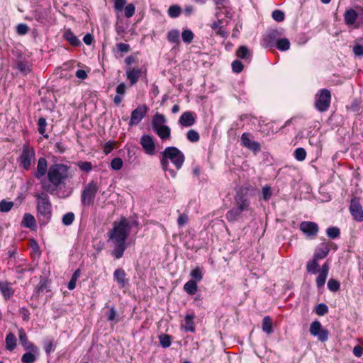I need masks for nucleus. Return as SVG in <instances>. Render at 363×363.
Instances as JSON below:
<instances>
[{
	"label": "nucleus",
	"instance_id": "obj_1",
	"mask_svg": "<svg viewBox=\"0 0 363 363\" xmlns=\"http://www.w3.org/2000/svg\"><path fill=\"white\" fill-rule=\"evenodd\" d=\"M69 167L62 163H55L51 164L48 171L47 177L50 184H42V189L53 194L56 188L65 184L69 177Z\"/></svg>",
	"mask_w": 363,
	"mask_h": 363
},
{
	"label": "nucleus",
	"instance_id": "obj_2",
	"mask_svg": "<svg viewBox=\"0 0 363 363\" xmlns=\"http://www.w3.org/2000/svg\"><path fill=\"white\" fill-rule=\"evenodd\" d=\"M185 160L184 155L177 147L170 146L166 147L162 152L160 164L162 169L167 172L172 178H175L177 172L169 168V160L175 166L177 169H180Z\"/></svg>",
	"mask_w": 363,
	"mask_h": 363
},
{
	"label": "nucleus",
	"instance_id": "obj_3",
	"mask_svg": "<svg viewBox=\"0 0 363 363\" xmlns=\"http://www.w3.org/2000/svg\"><path fill=\"white\" fill-rule=\"evenodd\" d=\"M37 206V217L40 225L48 224L52 217V204L48 195L45 192L35 194Z\"/></svg>",
	"mask_w": 363,
	"mask_h": 363
},
{
	"label": "nucleus",
	"instance_id": "obj_4",
	"mask_svg": "<svg viewBox=\"0 0 363 363\" xmlns=\"http://www.w3.org/2000/svg\"><path fill=\"white\" fill-rule=\"evenodd\" d=\"M130 229L129 220L125 217H121L119 221L113 223V228L109 233V239L113 242H125Z\"/></svg>",
	"mask_w": 363,
	"mask_h": 363
},
{
	"label": "nucleus",
	"instance_id": "obj_5",
	"mask_svg": "<svg viewBox=\"0 0 363 363\" xmlns=\"http://www.w3.org/2000/svg\"><path fill=\"white\" fill-rule=\"evenodd\" d=\"M35 159V151L33 146L28 143L23 145L22 151L18 158L19 166L25 170H29L34 164Z\"/></svg>",
	"mask_w": 363,
	"mask_h": 363
},
{
	"label": "nucleus",
	"instance_id": "obj_6",
	"mask_svg": "<svg viewBox=\"0 0 363 363\" xmlns=\"http://www.w3.org/2000/svg\"><path fill=\"white\" fill-rule=\"evenodd\" d=\"M99 191V186L95 181L89 182L82 192L81 201L84 206L94 204L95 196Z\"/></svg>",
	"mask_w": 363,
	"mask_h": 363
},
{
	"label": "nucleus",
	"instance_id": "obj_7",
	"mask_svg": "<svg viewBox=\"0 0 363 363\" xmlns=\"http://www.w3.org/2000/svg\"><path fill=\"white\" fill-rule=\"evenodd\" d=\"M330 91L326 89H320L319 93L316 94L315 108L320 112L326 111L330 105Z\"/></svg>",
	"mask_w": 363,
	"mask_h": 363
},
{
	"label": "nucleus",
	"instance_id": "obj_8",
	"mask_svg": "<svg viewBox=\"0 0 363 363\" xmlns=\"http://www.w3.org/2000/svg\"><path fill=\"white\" fill-rule=\"evenodd\" d=\"M310 333L318 338L322 342H325L328 340L329 331L326 328H323L320 321L315 320L310 325Z\"/></svg>",
	"mask_w": 363,
	"mask_h": 363
},
{
	"label": "nucleus",
	"instance_id": "obj_9",
	"mask_svg": "<svg viewBox=\"0 0 363 363\" xmlns=\"http://www.w3.org/2000/svg\"><path fill=\"white\" fill-rule=\"evenodd\" d=\"M299 229L306 237L311 239L316 238L319 231L318 225L313 221H302Z\"/></svg>",
	"mask_w": 363,
	"mask_h": 363
},
{
	"label": "nucleus",
	"instance_id": "obj_10",
	"mask_svg": "<svg viewBox=\"0 0 363 363\" xmlns=\"http://www.w3.org/2000/svg\"><path fill=\"white\" fill-rule=\"evenodd\" d=\"M148 111V107L145 104L138 106L134 109L130 116L129 125L133 126L139 124Z\"/></svg>",
	"mask_w": 363,
	"mask_h": 363
},
{
	"label": "nucleus",
	"instance_id": "obj_11",
	"mask_svg": "<svg viewBox=\"0 0 363 363\" xmlns=\"http://www.w3.org/2000/svg\"><path fill=\"white\" fill-rule=\"evenodd\" d=\"M350 212L354 220L357 222L363 221V208L358 198L354 197L352 199Z\"/></svg>",
	"mask_w": 363,
	"mask_h": 363
},
{
	"label": "nucleus",
	"instance_id": "obj_12",
	"mask_svg": "<svg viewBox=\"0 0 363 363\" xmlns=\"http://www.w3.org/2000/svg\"><path fill=\"white\" fill-rule=\"evenodd\" d=\"M235 206L242 212L250 209V200L249 195L242 192H238L235 196Z\"/></svg>",
	"mask_w": 363,
	"mask_h": 363
},
{
	"label": "nucleus",
	"instance_id": "obj_13",
	"mask_svg": "<svg viewBox=\"0 0 363 363\" xmlns=\"http://www.w3.org/2000/svg\"><path fill=\"white\" fill-rule=\"evenodd\" d=\"M250 136V134L248 133H242L240 138L241 144L242 146L256 154L261 150V145L259 143L252 140Z\"/></svg>",
	"mask_w": 363,
	"mask_h": 363
},
{
	"label": "nucleus",
	"instance_id": "obj_14",
	"mask_svg": "<svg viewBox=\"0 0 363 363\" xmlns=\"http://www.w3.org/2000/svg\"><path fill=\"white\" fill-rule=\"evenodd\" d=\"M282 33L278 30H269L262 39V45L265 48H272L277 45V42Z\"/></svg>",
	"mask_w": 363,
	"mask_h": 363
},
{
	"label": "nucleus",
	"instance_id": "obj_15",
	"mask_svg": "<svg viewBox=\"0 0 363 363\" xmlns=\"http://www.w3.org/2000/svg\"><path fill=\"white\" fill-rule=\"evenodd\" d=\"M140 145L145 152L150 155L155 154V145L152 136L147 134L143 135L140 138Z\"/></svg>",
	"mask_w": 363,
	"mask_h": 363
},
{
	"label": "nucleus",
	"instance_id": "obj_16",
	"mask_svg": "<svg viewBox=\"0 0 363 363\" xmlns=\"http://www.w3.org/2000/svg\"><path fill=\"white\" fill-rule=\"evenodd\" d=\"M196 118L195 113L185 111L180 116L179 123L183 127H190L196 123Z\"/></svg>",
	"mask_w": 363,
	"mask_h": 363
},
{
	"label": "nucleus",
	"instance_id": "obj_17",
	"mask_svg": "<svg viewBox=\"0 0 363 363\" xmlns=\"http://www.w3.org/2000/svg\"><path fill=\"white\" fill-rule=\"evenodd\" d=\"M19 342L25 350H34L38 348L33 342H30L26 333L23 328L18 330Z\"/></svg>",
	"mask_w": 363,
	"mask_h": 363
},
{
	"label": "nucleus",
	"instance_id": "obj_18",
	"mask_svg": "<svg viewBox=\"0 0 363 363\" xmlns=\"http://www.w3.org/2000/svg\"><path fill=\"white\" fill-rule=\"evenodd\" d=\"M329 252V244L326 242H323L315 249L313 257L318 259H323L328 256Z\"/></svg>",
	"mask_w": 363,
	"mask_h": 363
},
{
	"label": "nucleus",
	"instance_id": "obj_19",
	"mask_svg": "<svg viewBox=\"0 0 363 363\" xmlns=\"http://www.w3.org/2000/svg\"><path fill=\"white\" fill-rule=\"evenodd\" d=\"M14 291L10 282L0 281V292L6 300L10 299L13 296Z\"/></svg>",
	"mask_w": 363,
	"mask_h": 363
},
{
	"label": "nucleus",
	"instance_id": "obj_20",
	"mask_svg": "<svg viewBox=\"0 0 363 363\" xmlns=\"http://www.w3.org/2000/svg\"><path fill=\"white\" fill-rule=\"evenodd\" d=\"M48 162L45 157H40L38 161L37 170L35 177L40 179L41 177L48 174Z\"/></svg>",
	"mask_w": 363,
	"mask_h": 363
},
{
	"label": "nucleus",
	"instance_id": "obj_21",
	"mask_svg": "<svg viewBox=\"0 0 363 363\" xmlns=\"http://www.w3.org/2000/svg\"><path fill=\"white\" fill-rule=\"evenodd\" d=\"M141 69L128 67L126 69V77L130 82V86L135 85L141 76Z\"/></svg>",
	"mask_w": 363,
	"mask_h": 363
},
{
	"label": "nucleus",
	"instance_id": "obj_22",
	"mask_svg": "<svg viewBox=\"0 0 363 363\" xmlns=\"http://www.w3.org/2000/svg\"><path fill=\"white\" fill-rule=\"evenodd\" d=\"M113 277L121 287H124L128 283V279H126V273L121 268L114 271Z\"/></svg>",
	"mask_w": 363,
	"mask_h": 363
},
{
	"label": "nucleus",
	"instance_id": "obj_23",
	"mask_svg": "<svg viewBox=\"0 0 363 363\" xmlns=\"http://www.w3.org/2000/svg\"><path fill=\"white\" fill-rule=\"evenodd\" d=\"M27 352L24 353L21 357V362L22 363H34L39 355V350L38 348H35V351L34 350H26Z\"/></svg>",
	"mask_w": 363,
	"mask_h": 363
},
{
	"label": "nucleus",
	"instance_id": "obj_24",
	"mask_svg": "<svg viewBox=\"0 0 363 363\" xmlns=\"http://www.w3.org/2000/svg\"><path fill=\"white\" fill-rule=\"evenodd\" d=\"M153 131L162 140H169L171 138V130L167 125H161L152 128Z\"/></svg>",
	"mask_w": 363,
	"mask_h": 363
},
{
	"label": "nucleus",
	"instance_id": "obj_25",
	"mask_svg": "<svg viewBox=\"0 0 363 363\" xmlns=\"http://www.w3.org/2000/svg\"><path fill=\"white\" fill-rule=\"evenodd\" d=\"M64 38L69 42V43L74 46L78 47L81 45L80 40L74 34V33L71 30V29H67L65 31L63 34Z\"/></svg>",
	"mask_w": 363,
	"mask_h": 363
},
{
	"label": "nucleus",
	"instance_id": "obj_26",
	"mask_svg": "<svg viewBox=\"0 0 363 363\" xmlns=\"http://www.w3.org/2000/svg\"><path fill=\"white\" fill-rule=\"evenodd\" d=\"M115 247L112 252V255L116 258L120 259L123 257L125 250V242H113Z\"/></svg>",
	"mask_w": 363,
	"mask_h": 363
},
{
	"label": "nucleus",
	"instance_id": "obj_27",
	"mask_svg": "<svg viewBox=\"0 0 363 363\" xmlns=\"http://www.w3.org/2000/svg\"><path fill=\"white\" fill-rule=\"evenodd\" d=\"M242 213L241 210L235 206L227 212L225 217L229 222H235L240 218Z\"/></svg>",
	"mask_w": 363,
	"mask_h": 363
},
{
	"label": "nucleus",
	"instance_id": "obj_28",
	"mask_svg": "<svg viewBox=\"0 0 363 363\" xmlns=\"http://www.w3.org/2000/svg\"><path fill=\"white\" fill-rule=\"evenodd\" d=\"M184 290L189 295H194L198 291L197 282L193 279L188 281L184 285Z\"/></svg>",
	"mask_w": 363,
	"mask_h": 363
},
{
	"label": "nucleus",
	"instance_id": "obj_29",
	"mask_svg": "<svg viewBox=\"0 0 363 363\" xmlns=\"http://www.w3.org/2000/svg\"><path fill=\"white\" fill-rule=\"evenodd\" d=\"M344 18L347 25H352L357 20V13L354 9H350L345 11Z\"/></svg>",
	"mask_w": 363,
	"mask_h": 363
},
{
	"label": "nucleus",
	"instance_id": "obj_30",
	"mask_svg": "<svg viewBox=\"0 0 363 363\" xmlns=\"http://www.w3.org/2000/svg\"><path fill=\"white\" fill-rule=\"evenodd\" d=\"M16 347V338L14 334L9 333L6 337V348L9 351H13Z\"/></svg>",
	"mask_w": 363,
	"mask_h": 363
},
{
	"label": "nucleus",
	"instance_id": "obj_31",
	"mask_svg": "<svg viewBox=\"0 0 363 363\" xmlns=\"http://www.w3.org/2000/svg\"><path fill=\"white\" fill-rule=\"evenodd\" d=\"M194 315L187 314L185 316V325L184 326L185 331L195 332V326L194 323Z\"/></svg>",
	"mask_w": 363,
	"mask_h": 363
},
{
	"label": "nucleus",
	"instance_id": "obj_32",
	"mask_svg": "<svg viewBox=\"0 0 363 363\" xmlns=\"http://www.w3.org/2000/svg\"><path fill=\"white\" fill-rule=\"evenodd\" d=\"M236 56L242 60H249L251 57V52L246 46H240L236 51Z\"/></svg>",
	"mask_w": 363,
	"mask_h": 363
},
{
	"label": "nucleus",
	"instance_id": "obj_33",
	"mask_svg": "<svg viewBox=\"0 0 363 363\" xmlns=\"http://www.w3.org/2000/svg\"><path fill=\"white\" fill-rule=\"evenodd\" d=\"M262 330L269 335L273 333L272 319L269 316H265L262 320Z\"/></svg>",
	"mask_w": 363,
	"mask_h": 363
},
{
	"label": "nucleus",
	"instance_id": "obj_34",
	"mask_svg": "<svg viewBox=\"0 0 363 363\" xmlns=\"http://www.w3.org/2000/svg\"><path fill=\"white\" fill-rule=\"evenodd\" d=\"M166 122V118L163 114L157 113L152 118V128L164 125L163 124Z\"/></svg>",
	"mask_w": 363,
	"mask_h": 363
},
{
	"label": "nucleus",
	"instance_id": "obj_35",
	"mask_svg": "<svg viewBox=\"0 0 363 363\" xmlns=\"http://www.w3.org/2000/svg\"><path fill=\"white\" fill-rule=\"evenodd\" d=\"M22 224L26 228H32L35 225V219L30 213H25Z\"/></svg>",
	"mask_w": 363,
	"mask_h": 363
},
{
	"label": "nucleus",
	"instance_id": "obj_36",
	"mask_svg": "<svg viewBox=\"0 0 363 363\" xmlns=\"http://www.w3.org/2000/svg\"><path fill=\"white\" fill-rule=\"evenodd\" d=\"M167 40L171 43H179V31L176 29L171 30L167 35Z\"/></svg>",
	"mask_w": 363,
	"mask_h": 363
},
{
	"label": "nucleus",
	"instance_id": "obj_37",
	"mask_svg": "<svg viewBox=\"0 0 363 363\" xmlns=\"http://www.w3.org/2000/svg\"><path fill=\"white\" fill-rule=\"evenodd\" d=\"M16 67L19 72L23 75H26L30 72V66L28 62L26 61L19 60L16 62Z\"/></svg>",
	"mask_w": 363,
	"mask_h": 363
},
{
	"label": "nucleus",
	"instance_id": "obj_38",
	"mask_svg": "<svg viewBox=\"0 0 363 363\" xmlns=\"http://www.w3.org/2000/svg\"><path fill=\"white\" fill-rule=\"evenodd\" d=\"M221 24L222 21L218 20V21L212 23L211 28L214 30L216 35L224 38L227 36V33L223 30Z\"/></svg>",
	"mask_w": 363,
	"mask_h": 363
},
{
	"label": "nucleus",
	"instance_id": "obj_39",
	"mask_svg": "<svg viewBox=\"0 0 363 363\" xmlns=\"http://www.w3.org/2000/svg\"><path fill=\"white\" fill-rule=\"evenodd\" d=\"M47 126L46 119L44 117H40L38 121V130L43 138L48 139L49 135L45 133V128Z\"/></svg>",
	"mask_w": 363,
	"mask_h": 363
},
{
	"label": "nucleus",
	"instance_id": "obj_40",
	"mask_svg": "<svg viewBox=\"0 0 363 363\" xmlns=\"http://www.w3.org/2000/svg\"><path fill=\"white\" fill-rule=\"evenodd\" d=\"M319 259H315L314 257L312 260L309 261L306 264V269L308 273L316 274L318 272Z\"/></svg>",
	"mask_w": 363,
	"mask_h": 363
},
{
	"label": "nucleus",
	"instance_id": "obj_41",
	"mask_svg": "<svg viewBox=\"0 0 363 363\" xmlns=\"http://www.w3.org/2000/svg\"><path fill=\"white\" fill-rule=\"evenodd\" d=\"M277 48L281 51H286L290 48V42L287 38H280L277 42Z\"/></svg>",
	"mask_w": 363,
	"mask_h": 363
},
{
	"label": "nucleus",
	"instance_id": "obj_42",
	"mask_svg": "<svg viewBox=\"0 0 363 363\" xmlns=\"http://www.w3.org/2000/svg\"><path fill=\"white\" fill-rule=\"evenodd\" d=\"M107 320L116 323L119 321L118 313L116 312L114 307H111L108 313H106Z\"/></svg>",
	"mask_w": 363,
	"mask_h": 363
},
{
	"label": "nucleus",
	"instance_id": "obj_43",
	"mask_svg": "<svg viewBox=\"0 0 363 363\" xmlns=\"http://www.w3.org/2000/svg\"><path fill=\"white\" fill-rule=\"evenodd\" d=\"M182 12V9L178 5H172L169 6L168 9V15L171 18H177L180 16Z\"/></svg>",
	"mask_w": 363,
	"mask_h": 363
},
{
	"label": "nucleus",
	"instance_id": "obj_44",
	"mask_svg": "<svg viewBox=\"0 0 363 363\" xmlns=\"http://www.w3.org/2000/svg\"><path fill=\"white\" fill-rule=\"evenodd\" d=\"M160 345L164 348H167L171 345L172 338L171 336L167 334H162L159 336Z\"/></svg>",
	"mask_w": 363,
	"mask_h": 363
},
{
	"label": "nucleus",
	"instance_id": "obj_45",
	"mask_svg": "<svg viewBox=\"0 0 363 363\" xmlns=\"http://www.w3.org/2000/svg\"><path fill=\"white\" fill-rule=\"evenodd\" d=\"M326 234L328 238L335 239L340 237V230L337 227H329L326 230Z\"/></svg>",
	"mask_w": 363,
	"mask_h": 363
},
{
	"label": "nucleus",
	"instance_id": "obj_46",
	"mask_svg": "<svg viewBox=\"0 0 363 363\" xmlns=\"http://www.w3.org/2000/svg\"><path fill=\"white\" fill-rule=\"evenodd\" d=\"M194 35L191 30L186 29L182 31V40L187 44H189L192 42L194 39Z\"/></svg>",
	"mask_w": 363,
	"mask_h": 363
},
{
	"label": "nucleus",
	"instance_id": "obj_47",
	"mask_svg": "<svg viewBox=\"0 0 363 363\" xmlns=\"http://www.w3.org/2000/svg\"><path fill=\"white\" fill-rule=\"evenodd\" d=\"M190 276L191 277L193 280L197 281H200L203 279L202 271L200 267H197L191 270L190 273Z\"/></svg>",
	"mask_w": 363,
	"mask_h": 363
},
{
	"label": "nucleus",
	"instance_id": "obj_48",
	"mask_svg": "<svg viewBox=\"0 0 363 363\" xmlns=\"http://www.w3.org/2000/svg\"><path fill=\"white\" fill-rule=\"evenodd\" d=\"M186 138L190 142L196 143L199 140L200 135L196 130L191 129L187 132Z\"/></svg>",
	"mask_w": 363,
	"mask_h": 363
},
{
	"label": "nucleus",
	"instance_id": "obj_49",
	"mask_svg": "<svg viewBox=\"0 0 363 363\" xmlns=\"http://www.w3.org/2000/svg\"><path fill=\"white\" fill-rule=\"evenodd\" d=\"M294 155L298 161H303L306 157V151L303 147H298L295 150Z\"/></svg>",
	"mask_w": 363,
	"mask_h": 363
},
{
	"label": "nucleus",
	"instance_id": "obj_50",
	"mask_svg": "<svg viewBox=\"0 0 363 363\" xmlns=\"http://www.w3.org/2000/svg\"><path fill=\"white\" fill-rule=\"evenodd\" d=\"M77 165L82 171L85 172H89L93 169V165L90 162L80 161L77 163Z\"/></svg>",
	"mask_w": 363,
	"mask_h": 363
},
{
	"label": "nucleus",
	"instance_id": "obj_51",
	"mask_svg": "<svg viewBox=\"0 0 363 363\" xmlns=\"http://www.w3.org/2000/svg\"><path fill=\"white\" fill-rule=\"evenodd\" d=\"M340 284L336 279H330L328 282V288L333 292H336L340 289Z\"/></svg>",
	"mask_w": 363,
	"mask_h": 363
},
{
	"label": "nucleus",
	"instance_id": "obj_52",
	"mask_svg": "<svg viewBox=\"0 0 363 363\" xmlns=\"http://www.w3.org/2000/svg\"><path fill=\"white\" fill-rule=\"evenodd\" d=\"M13 206V203L12 201H7L5 200H2L0 202V211L1 212H9L12 207Z\"/></svg>",
	"mask_w": 363,
	"mask_h": 363
},
{
	"label": "nucleus",
	"instance_id": "obj_53",
	"mask_svg": "<svg viewBox=\"0 0 363 363\" xmlns=\"http://www.w3.org/2000/svg\"><path fill=\"white\" fill-rule=\"evenodd\" d=\"M123 9H124L125 16L126 18H129L134 15L135 11V7L133 4H128V5H126V6H125L123 8Z\"/></svg>",
	"mask_w": 363,
	"mask_h": 363
},
{
	"label": "nucleus",
	"instance_id": "obj_54",
	"mask_svg": "<svg viewBox=\"0 0 363 363\" xmlns=\"http://www.w3.org/2000/svg\"><path fill=\"white\" fill-rule=\"evenodd\" d=\"M328 274L325 273L320 272L318 276L316 278L315 282L318 288L323 287L326 281Z\"/></svg>",
	"mask_w": 363,
	"mask_h": 363
},
{
	"label": "nucleus",
	"instance_id": "obj_55",
	"mask_svg": "<svg viewBox=\"0 0 363 363\" xmlns=\"http://www.w3.org/2000/svg\"><path fill=\"white\" fill-rule=\"evenodd\" d=\"M272 16L277 22H282L285 18L284 13L279 9L274 10L272 12Z\"/></svg>",
	"mask_w": 363,
	"mask_h": 363
},
{
	"label": "nucleus",
	"instance_id": "obj_56",
	"mask_svg": "<svg viewBox=\"0 0 363 363\" xmlns=\"http://www.w3.org/2000/svg\"><path fill=\"white\" fill-rule=\"evenodd\" d=\"M74 220V214L72 212H69L65 214L62 217V223L65 225H71Z\"/></svg>",
	"mask_w": 363,
	"mask_h": 363
},
{
	"label": "nucleus",
	"instance_id": "obj_57",
	"mask_svg": "<svg viewBox=\"0 0 363 363\" xmlns=\"http://www.w3.org/2000/svg\"><path fill=\"white\" fill-rule=\"evenodd\" d=\"M123 160L119 157H116L111 160V167L114 170H120L123 167Z\"/></svg>",
	"mask_w": 363,
	"mask_h": 363
},
{
	"label": "nucleus",
	"instance_id": "obj_58",
	"mask_svg": "<svg viewBox=\"0 0 363 363\" xmlns=\"http://www.w3.org/2000/svg\"><path fill=\"white\" fill-rule=\"evenodd\" d=\"M328 312V307L325 303H319L315 308V313L318 315H324Z\"/></svg>",
	"mask_w": 363,
	"mask_h": 363
},
{
	"label": "nucleus",
	"instance_id": "obj_59",
	"mask_svg": "<svg viewBox=\"0 0 363 363\" xmlns=\"http://www.w3.org/2000/svg\"><path fill=\"white\" fill-rule=\"evenodd\" d=\"M244 68L242 63L239 60H235L232 62V69L235 73H240Z\"/></svg>",
	"mask_w": 363,
	"mask_h": 363
},
{
	"label": "nucleus",
	"instance_id": "obj_60",
	"mask_svg": "<svg viewBox=\"0 0 363 363\" xmlns=\"http://www.w3.org/2000/svg\"><path fill=\"white\" fill-rule=\"evenodd\" d=\"M29 30V28L26 24L20 23L16 26V33L18 35H23L26 34Z\"/></svg>",
	"mask_w": 363,
	"mask_h": 363
},
{
	"label": "nucleus",
	"instance_id": "obj_61",
	"mask_svg": "<svg viewBox=\"0 0 363 363\" xmlns=\"http://www.w3.org/2000/svg\"><path fill=\"white\" fill-rule=\"evenodd\" d=\"M272 196V189L269 186H265L262 188V197L265 201H268Z\"/></svg>",
	"mask_w": 363,
	"mask_h": 363
},
{
	"label": "nucleus",
	"instance_id": "obj_62",
	"mask_svg": "<svg viewBox=\"0 0 363 363\" xmlns=\"http://www.w3.org/2000/svg\"><path fill=\"white\" fill-rule=\"evenodd\" d=\"M116 48L117 50L121 52H128L130 50V45L123 43H117Z\"/></svg>",
	"mask_w": 363,
	"mask_h": 363
},
{
	"label": "nucleus",
	"instance_id": "obj_63",
	"mask_svg": "<svg viewBox=\"0 0 363 363\" xmlns=\"http://www.w3.org/2000/svg\"><path fill=\"white\" fill-rule=\"evenodd\" d=\"M125 4L126 0H115L114 8L117 11H123Z\"/></svg>",
	"mask_w": 363,
	"mask_h": 363
},
{
	"label": "nucleus",
	"instance_id": "obj_64",
	"mask_svg": "<svg viewBox=\"0 0 363 363\" xmlns=\"http://www.w3.org/2000/svg\"><path fill=\"white\" fill-rule=\"evenodd\" d=\"M114 143L112 141H108L103 146L104 152L106 155L109 154L113 149Z\"/></svg>",
	"mask_w": 363,
	"mask_h": 363
}]
</instances>
